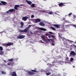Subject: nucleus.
<instances>
[{
  "label": "nucleus",
  "instance_id": "obj_1",
  "mask_svg": "<svg viewBox=\"0 0 76 76\" xmlns=\"http://www.w3.org/2000/svg\"><path fill=\"white\" fill-rule=\"evenodd\" d=\"M31 25H29L28 27H27L24 30H19V31L21 33H22V32H28V31L29 29V28H31Z\"/></svg>",
  "mask_w": 76,
  "mask_h": 76
},
{
  "label": "nucleus",
  "instance_id": "obj_2",
  "mask_svg": "<svg viewBox=\"0 0 76 76\" xmlns=\"http://www.w3.org/2000/svg\"><path fill=\"white\" fill-rule=\"evenodd\" d=\"M3 45L5 46V47H9V46H10V45H13V43L11 42H8L7 44L4 43L3 44Z\"/></svg>",
  "mask_w": 76,
  "mask_h": 76
},
{
  "label": "nucleus",
  "instance_id": "obj_3",
  "mask_svg": "<svg viewBox=\"0 0 76 76\" xmlns=\"http://www.w3.org/2000/svg\"><path fill=\"white\" fill-rule=\"evenodd\" d=\"M13 11H15V10L14 9H10L8 11H7L6 13H7V14H11L13 13Z\"/></svg>",
  "mask_w": 76,
  "mask_h": 76
},
{
  "label": "nucleus",
  "instance_id": "obj_4",
  "mask_svg": "<svg viewBox=\"0 0 76 76\" xmlns=\"http://www.w3.org/2000/svg\"><path fill=\"white\" fill-rule=\"evenodd\" d=\"M65 3L63 2H61V3H59L58 5L59 6V7H61L62 6H65L66 5H65L64 4Z\"/></svg>",
  "mask_w": 76,
  "mask_h": 76
},
{
  "label": "nucleus",
  "instance_id": "obj_5",
  "mask_svg": "<svg viewBox=\"0 0 76 76\" xmlns=\"http://www.w3.org/2000/svg\"><path fill=\"white\" fill-rule=\"evenodd\" d=\"M25 38V36L23 35H20L18 36L17 37L18 39H23Z\"/></svg>",
  "mask_w": 76,
  "mask_h": 76
},
{
  "label": "nucleus",
  "instance_id": "obj_6",
  "mask_svg": "<svg viewBox=\"0 0 76 76\" xmlns=\"http://www.w3.org/2000/svg\"><path fill=\"white\" fill-rule=\"evenodd\" d=\"M35 21L34 22L36 23H37L38 22H41V20L39 18L35 19Z\"/></svg>",
  "mask_w": 76,
  "mask_h": 76
},
{
  "label": "nucleus",
  "instance_id": "obj_7",
  "mask_svg": "<svg viewBox=\"0 0 76 76\" xmlns=\"http://www.w3.org/2000/svg\"><path fill=\"white\" fill-rule=\"evenodd\" d=\"M70 56H75L76 55V53L74 52V51H72L70 52Z\"/></svg>",
  "mask_w": 76,
  "mask_h": 76
},
{
  "label": "nucleus",
  "instance_id": "obj_8",
  "mask_svg": "<svg viewBox=\"0 0 76 76\" xmlns=\"http://www.w3.org/2000/svg\"><path fill=\"white\" fill-rule=\"evenodd\" d=\"M46 38H47V37H45V36H44V35L42 36L41 38L43 41H45L46 39Z\"/></svg>",
  "mask_w": 76,
  "mask_h": 76
},
{
  "label": "nucleus",
  "instance_id": "obj_9",
  "mask_svg": "<svg viewBox=\"0 0 76 76\" xmlns=\"http://www.w3.org/2000/svg\"><path fill=\"white\" fill-rule=\"evenodd\" d=\"M28 17L27 16L23 17L22 18V19L24 21H26V20L28 19Z\"/></svg>",
  "mask_w": 76,
  "mask_h": 76
},
{
  "label": "nucleus",
  "instance_id": "obj_10",
  "mask_svg": "<svg viewBox=\"0 0 76 76\" xmlns=\"http://www.w3.org/2000/svg\"><path fill=\"white\" fill-rule=\"evenodd\" d=\"M11 76H17V75L16 74V72L14 71V72H12V74L11 75Z\"/></svg>",
  "mask_w": 76,
  "mask_h": 76
},
{
  "label": "nucleus",
  "instance_id": "obj_11",
  "mask_svg": "<svg viewBox=\"0 0 76 76\" xmlns=\"http://www.w3.org/2000/svg\"><path fill=\"white\" fill-rule=\"evenodd\" d=\"M17 7H19V5H15L14 7V9L15 10H18V9Z\"/></svg>",
  "mask_w": 76,
  "mask_h": 76
},
{
  "label": "nucleus",
  "instance_id": "obj_12",
  "mask_svg": "<svg viewBox=\"0 0 76 76\" xmlns=\"http://www.w3.org/2000/svg\"><path fill=\"white\" fill-rule=\"evenodd\" d=\"M26 1L27 2V4H29V5H31V4H32V2H31V1H28L27 0H26Z\"/></svg>",
  "mask_w": 76,
  "mask_h": 76
},
{
  "label": "nucleus",
  "instance_id": "obj_13",
  "mask_svg": "<svg viewBox=\"0 0 76 76\" xmlns=\"http://www.w3.org/2000/svg\"><path fill=\"white\" fill-rule=\"evenodd\" d=\"M39 25L42 26H45V24L42 22H40L39 23Z\"/></svg>",
  "mask_w": 76,
  "mask_h": 76
},
{
  "label": "nucleus",
  "instance_id": "obj_14",
  "mask_svg": "<svg viewBox=\"0 0 76 76\" xmlns=\"http://www.w3.org/2000/svg\"><path fill=\"white\" fill-rule=\"evenodd\" d=\"M39 30H41V31H47V29L45 28H39Z\"/></svg>",
  "mask_w": 76,
  "mask_h": 76
},
{
  "label": "nucleus",
  "instance_id": "obj_15",
  "mask_svg": "<svg viewBox=\"0 0 76 76\" xmlns=\"http://www.w3.org/2000/svg\"><path fill=\"white\" fill-rule=\"evenodd\" d=\"M53 26L56 27L57 28H60V25L58 24H55L53 25Z\"/></svg>",
  "mask_w": 76,
  "mask_h": 76
},
{
  "label": "nucleus",
  "instance_id": "obj_16",
  "mask_svg": "<svg viewBox=\"0 0 76 76\" xmlns=\"http://www.w3.org/2000/svg\"><path fill=\"white\" fill-rule=\"evenodd\" d=\"M28 73L30 75H33L35 74V73L31 71H29L28 72Z\"/></svg>",
  "mask_w": 76,
  "mask_h": 76
},
{
  "label": "nucleus",
  "instance_id": "obj_17",
  "mask_svg": "<svg viewBox=\"0 0 76 76\" xmlns=\"http://www.w3.org/2000/svg\"><path fill=\"white\" fill-rule=\"evenodd\" d=\"M1 3L3 4V5H6V4H7V3L4 1H1Z\"/></svg>",
  "mask_w": 76,
  "mask_h": 76
},
{
  "label": "nucleus",
  "instance_id": "obj_18",
  "mask_svg": "<svg viewBox=\"0 0 76 76\" xmlns=\"http://www.w3.org/2000/svg\"><path fill=\"white\" fill-rule=\"evenodd\" d=\"M21 28H23V22H21L20 23Z\"/></svg>",
  "mask_w": 76,
  "mask_h": 76
},
{
  "label": "nucleus",
  "instance_id": "obj_19",
  "mask_svg": "<svg viewBox=\"0 0 76 76\" xmlns=\"http://www.w3.org/2000/svg\"><path fill=\"white\" fill-rule=\"evenodd\" d=\"M62 40H63V41H69V42H70V41L69 40V39L66 40L65 38H63V39H62Z\"/></svg>",
  "mask_w": 76,
  "mask_h": 76
},
{
  "label": "nucleus",
  "instance_id": "obj_20",
  "mask_svg": "<svg viewBox=\"0 0 76 76\" xmlns=\"http://www.w3.org/2000/svg\"><path fill=\"white\" fill-rule=\"evenodd\" d=\"M14 64H15V63L13 62H12L10 63V65H11V66H14Z\"/></svg>",
  "mask_w": 76,
  "mask_h": 76
},
{
  "label": "nucleus",
  "instance_id": "obj_21",
  "mask_svg": "<svg viewBox=\"0 0 76 76\" xmlns=\"http://www.w3.org/2000/svg\"><path fill=\"white\" fill-rule=\"evenodd\" d=\"M4 54V52L3 51H1L0 52V55H3Z\"/></svg>",
  "mask_w": 76,
  "mask_h": 76
},
{
  "label": "nucleus",
  "instance_id": "obj_22",
  "mask_svg": "<svg viewBox=\"0 0 76 76\" xmlns=\"http://www.w3.org/2000/svg\"><path fill=\"white\" fill-rule=\"evenodd\" d=\"M46 74L48 76V75H51V72L46 73Z\"/></svg>",
  "mask_w": 76,
  "mask_h": 76
},
{
  "label": "nucleus",
  "instance_id": "obj_23",
  "mask_svg": "<svg viewBox=\"0 0 76 76\" xmlns=\"http://www.w3.org/2000/svg\"><path fill=\"white\" fill-rule=\"evenodd\" d=\"M13 58L8 59V61H13Z\"/></svg>",
  "mask_w": 76,
  "mask_h": 76
},
{
  "label": "nucleus",
  "instance_id": "obj_24",
  "mask_svg": "<svg viewBox=\"0 0 76 76\" xmlns=\"http://www.w3.org/2000/svg\"><path fill=\"white\" fill-rule=\"evenodd\" d=\"M1 72V73H2V75H6V73L4 71H2Z\"/></svg>",
  "mask_w": 76,
  "mask_h": 76
},
{
  "label": "nucleus",
  "instance_id": "obj_25",
  "mask_svg": "<svg viewBox=\"0 0 76 76\" xmlns=\"http://www.w3.org/2000/svg\"><path fill=\"white\" fill-rule=\"evenodd\" d=\"M50 28H51V29H52V30L56 31V29L54 28L53 27H50Z\"/></svg>",
  "mask_w": 76,
  "mask_h": 76
},
{
  "label": "nucleus",
  "instance_id": "obj_26",
  "mask_svg": "<svg viewBox=\"0 0 76 76\" xmlns=\"http://www.w3.org/2000/svg\"><path fill=\"white\" fill-rule=\"evenodd\" d=\"M48 13L50 15H52L53 13V12H48Z\"/></svg>",
  "mask_w": 76,
  "mask_h": 76
},
{
  "label": "nucleus",
  "instance_id": "obj_27",
  "mask_svg": "<svg viewBox=\"0 0 76 76\" xmlns=\"http://www.w3.org/2000/svg\"><path fill=\"white\" fill-rule=\"evenodd\" d=\"M32 7H35V4H32L31 5Z\"/></svg>",
  "mask_w": 76,
  "mask_h": 76
},
{
  "label": "nucleus",
  "instance_id": "obj_28",
  "mask_svg": "<svg viewBox=\"0 0 76 76\" xmlns=\"http://www.w3.org/2000/svg\"><path fill=\"white\" fill-rule=\"evenodd\" d=\"M3 47L1 46H0V51H3Z\"/></svg>",
  "mask_w": 76,
  "mask_h": 76
},
{
  "label": "nucleus",
  "instance_id": "obj_29",
  "mask_svg": "<svg viewBox=\"0 0 76 76\" xmlns=\"http://www.w3.org/2000/svg\"><path fill=\"white\" fill-rule=\"evenodd\" d=\"M50 36L52 38H54V39H55V36H54V35H50Z\"/></svg>",
  "mask_w": 76,
  "mask_h": 76
},
{
  "label": "nucleus",
  "instance_id": "obj_30",
  "mask_svg": "<svg viewBox=\"0 0 76 76\" xmlns=\"http://www.w3.org/2000/svg\"><path fill=\"white\" fill-rule=\"evenodd\" d=\"M73 58H71L70 61H73Z\"/></svg>",
  "mask_w": 76,
  "mask_h": 76
},
{
  "label": "nucleus",
  "instance_id": "obj_31",
  "mask_svg": "<svg viewBox=\"0 0 76 76\" xmlns=\"http://www.w3.org/2000/svg\"><path fill=\"white\" fill-rule=\"evenodd\" d=\"M31 72H37V71L35 70H31Z\"/></svg>",
  "mask_w": 76,
  "mask_h": 76
},
{
  "label": "nucleus",
  "instance_id": "obj_32",
  "mask_svg": "<svg viewBox=\"0 0 76 76\" xmlns=\"http://www.w3.org/2000/svg\"><path fill=\"white\" fill-rule=\"evenodd\" d=\"M64 45H67V43L66 42H64Z\"/></svg>",
  "mask_w": 76,
  "mask_h": 76
},
{
  "label": "nucleus",
  "instance_id": "obj_33",
  "mask_svg": "<svg viewBox=\"0 0 76 76\" xmlns=\"http://www.w3.org/2000/svg\"><path fill=\"white\" fill-rule=\"evenodd\" d=\"M49 41L53 42V40L51 39H49Z\"/></svg>",
  "mask_w": 76,
  "mask_h": 76
},
{
  "label": "nucleus",
  "instance_id": "obj_34",
  "mask_svg": "<svg viewBox=\"0 0 76 76\" xmlns=\"http://www.w3.org/2000/svg\"><path fill=\"white\" fill-rule=\"evenodd\" d=\"M72 26H73V27H74V28H76V25H72Z\"/></svg>",
  "mask_w": 76,
  "mask_h": 76
},
{
  "label": "nucleus",
  "instance_id": "obj_35",
  "mask_svg": "<svg viewBox=\"0 0 76 76\" xmlns=\"http://www.w3.org/2000/svg\"><path fill=\"white\" fill-rule=\"evenodd\" d=\"M45 41H47V42H49L50 41V39H46V40H45Z\"/></svg>",
  "mask_w": 76,
  "mask_h": 76
},
{
  "label": "nucleus",
  "instance_id": "obj_36",
  "mask_svg": "<svg viewBox=\"0 0 76 76\" xmlns=\"http://www.w3.org/2000/svg\"><path fill=\"white\" fill-rule=\"evenodd\" d=\"M52 64H54V63H56V62H55V61H54L52 62Z\"/></svg>",
  "mask_w": 76,
  "mask_h": 76
},
{
  "label": "nucleus",
  "instance_id": "obj_37",
  "mask_svg": "<svg viewBox=\"0 0 76 76\" xmlns=\"http://www.w3.org/2000/svg\"><path fill=\"white\" fill-rule=\"evenodd\" d=\"M72 15V13H70L68 14V16H71Z\"/></svg>",
  "mask_w": 76,
  "mask_h": 76
},
{
  "label": "nucleus",
  "instance_id": "obj_38",
  "mask_svg": "<svg viewBox=\"0 0 76 76\" xmlns=\"http://www.w3.org/2000/svg\"><path fill=\"white\" fill-rule=\"evenodd\" d=\"M49 33L50 34H53V32H51V31H50L49 32Z\"/></svg>",
  "mask_w": 76,
  "mask_h": 76
},
{
  "label": "nucleus",
  "instance_id": "obj_39",
  "mask_svg": "<svg viewBox=\"0 0 76 76\" xmlns=\"http://www.w3.org/2000/svg\"><path fill=\"white\" fill-rule=\"evenodd\" d=\"M33 17H34V15H32L31 16V18H33Z\"/></svg>",
  "mask_w": 76,
  "mask_h": 76
},
{
  "label": "nucleus",
  "instance_id": "obj_40",
  "mask_svg": "<svg viewBox=\"0 0 76 76\" xmlns=\"http://www.w3.org/2000/svg\"><path fill=\"white\" fill-rule=\"evenodd\" d=\"M48 35H49V34H48L47 33H46L45 34V35H46V36H48Z\"/></svg>",
  "mask_w": 76,
  "mask_h": 76
},
{
  "label": "nucleus",
  "instance_id": "obj_41",
  "mask_svg": "<svg viewBox=\"0 0 76 76\" xmlns=\"http://www.w3.org/2000/svg\"><path fill=\"white\" fill-rule=\"evenodd\" d=\"M55 45V44H54V43L52 44V45H53V46L54 45Z\"/></svg>",
  "mask_w": 76,
  "mask_h": 76
},
{
  "label": "nucleus",
  "instance_id": "obj_42",
  "mask_svg": "<svg viewBox=\"0 0 76 76\" xmlns=\"http://www.w3.org/2000/svg\"><path fill=\"white\" fill-rule=\"evenodd\" d=\"M74 18H76V16L75 15L74 16Z\"/></svg>",
  "mask_w": 76,
  "mask_h": 76
},
{
  "label": "nucleus",
  "instance_id": "obj_43",
  "mask_svg": "<svg viewBox=\"0 0 76 76\" xmlns=\"http://www.w3.org/2000/svg\"><path fill=\"white\" fill-rule=\"evenodd\" d=\"M7 65H10V63H8L7 64Z\"/></svg>",
  "mask_w": 76,
  "mask_h": 76
},
{
  "label": "nucleus",
  "instance_id": "obj_44",
  "mask_svg": "<svg viewBox=\"0 0 76 76\" xmlns=\"http://www.w3.org/2000/svg\"><path fill=\"white\" fill-rule=\"evenodd\" d=\"M0 33H1H1H3V31H2V32H0Z\"/></svg>",
  "mask_w": 76,
  "mask_h": 76
},
{
  "label": "nucleus",
  "instance_id": "obj_45",
  "mask_svg": "<svg viewBox=\"0 0 76 76\" xmlns=\"http://www.w3.org/2000/svg\"><path fill=\"white\" fill-rule=\"evenodd\" d=\"M65 19H66V18H63V20H65Z\"/></svg>",
  "mask_w": 76,
  "mask_h": 76
},
{
  "label": "nucleus",
  "instance_id": "obj_46",
  "mask_svg": "<svg viewBox=\"0 0 76 76\" xmlns=\"http://www.w3.org/2000/svg\"><path fill=\"white\" fill-rule=\"evenodd\" d=\"M4 63H6L7 62V61H4Z\"/></svg>",
  "mask_w": 76,
  "mask_h": 76
},
{
  "label": "nucleus",
  "instance_id": "obj_47",
  "mask_svg": "<svg viewBox=\"0 0 76 76\" xmlns=\"http://www.w3.org/2000/svg\"><path fill=\"white\" fill-rule=\"evenodd\" d=\"M74 46V47H75V48H76V45H75Z\"/></svg>",
  "mask_w": 76,
  "mask_h": 76
},
{
  "label": "nucleus",
  "instance_id": "obj_48",
  "mask_svg": "<svg viewBox=\"0 0 76 76\" xmlns=\"http://www.w3.org/2000/svg\"><path fill=\"white\" fill-rule=\"evenodd\" d=\"M59 37H60V38H61V36H60V35H59Z\"/></svg>",
  "mask_w": 76,
  "mask_h": 76
},
{
  "label": "nucleus",
  "instance_id": "obj_49",
  "mask_svg": "<svg viewBox=\"0 0 76 76\" xmlns=\"http://www.w3.org/2000/svg\"><path fill=\"white\" fill-rule=\"evenodd\" d=\"M49 38H51V36H49Z\"/></svg>",
  "mask_w": 76,
  "mask_h": 76
},
{
  "label": "nucleus",
  "instance_id": "obj_50",
  "mask_svg": "<svg viewBox=\"0 0 76 76\" xmlns=\"http://www.w3.org/2000/svg\"><path fill=\"white\" fill-rule=\"evenodd\" d=\"M2 5V4L0 3V5Z\"/></svg>",
  "mask_w": 76,
  "mask_h": 76
},
{
  "label": "nucleus",
  "instance_id": "obj_51",
  "mask_svg": "<svg viewBox=\"0 0 76 76\" xmlns=\"http://www.w3.org/2000/svg\"><path fill=\"white\" fill-rule=\"evenodd\" d=\"M73 68H74V67H75V66H73Z\"/></svg>",
  "mask_w": 76,
  "mask_h": 76
},
{
  "label": "nucleus",
  "instance_id": "obj_52",
  "mask_svg": "<svg viewBox=\"0 0 76 76\" xmlns=\"http://www.w3.org/2000/svg\"><path fill=\"white\" fill-rule=\"evenodd\" d=\"M44 1H47V0H43Z\"/></svg>",
  "mask_w": 76,
  "mask_h": 76
},
{
  "label": "nucleus",
  "instance_id": "obj_53",
  "mask_svg": "<svg viewBox=\"0 0 76 76\" xmlns=\"http://www.w3.org/2000/svg\"><path fill=\"white\" fill-rule=\"evenodd\" d=\"M42 43H43L44 42H42Z\"/></svg>",
  "mask_w": 76,
  "mask_h": 76
},
{
  "label": "nucleus",
  "instance_id": "obj_54",
  "mask_svg": "<svg viewBox=\"0 0 76 76\" xmlns=\"http://www.w3.org/2000/svg\"><path fill=\"white\" fill-rule=\"evenodd\" d=\"M75 76H76V75H75Z\"/></svg>",
  "mask_w": 76,
  "mask_h": 76
}]
</instances>
